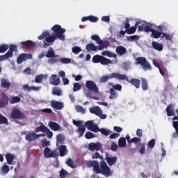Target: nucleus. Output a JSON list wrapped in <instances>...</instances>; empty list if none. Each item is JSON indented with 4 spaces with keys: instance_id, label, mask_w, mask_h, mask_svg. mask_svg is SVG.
<instances>
[{
    "instance_id": "c85d7f7f",
    "label": "nucleus",
    "mask_w": 178,
    "mask_h": 178,
    "mask_svg": "<svg viewBox=\"0 0 178 178\" xmlns=\"http://www.w3.org/2000/svg\"><path fill=\"white\" fill-rule=\"evenodd\" d=\"M1 86L3 87V88L8 89L10 87V82L8 79L3 78L1 79Z\"/></svg>"
},
{
    "instance_id": "a19ab883",
    "label": "nucleus",
    "mask_w": 178,
    "mask_h": 178,
    "mask_svg": "<svg viewBox=\"0 0 178 178\" xmlns=\"http://www.w3.org/2000/svg\"><path fill=\"white\" fill-rule=\"evenodd\" d=\"M76 111L78 112V113H81L82 115H85L86 113V108L80 105L76 106Z\"/></svg>"
},
{
    "instance_id": "473e14b6",
    "label": "nucleus",
    "mask_w": 178,
    "mask_h": 178,
    "mask_svg": "<svg viewBox=\"0 0 178 178\" xmlns=\"http://www.w3.org/2000/svg\"><path fill=\"white\" fill-rule=\"evenodd\" d=\"M22 45L28 47L29 48H34V47H35V43L31 40H27L26 42H22Z\"/></svg>"
},
{
    "instance_id": "f8f14e48",
    "label": "nucleus",
    "mask_w": 178,
    "mask_h": 178,
    "mask_svg": "<svg viewBox=\"0 0 178 178\" xmlns=\"http://www.w3.org/2000/svg\"><path fill=\"white\" fill-rule=\"evenodd\" d=\"M11 119H26V115L18 109H14L10 114Z\"/></svg>"
},
{
    "instance_id": "1a4fd4ad",
    "label": "nucleus",
    "mask_w": 178,
    "mask_h": 178,
    "mask_svg": "<svg viewBox=\"0 0 178 178\" xmlns=\"http://www.w3.org/2000/svg\"><path fill=\"white\" fill-rule=\"evenodd\" d=\"M120 80H126L127 83H130L135 87L136 88H140V84H141V81L138 79H131V80L129 79V76L124 74H121Z\"/></svg>"
},
{
    "instance_id": "58836bf2",
    "label": "nucleus",
    "mask_w": 178,
    "mask_h": 178,
    "mask_svg": "<svg viewBox=\"0 0 178 178\" xmlns=\"http://www.w3.org/2000/svg\"><path fill=\"white\" fill-rule=\"evenodd\" d=\"M118 146L120 148H124L126 147V138H120L118 140Z\"/></svg>"
},
{
    "instance_id": "ddd939ff",
    "label": "nucleus",
    "mask_w": 178,
    "mask_h": 178,
    "mask_svg": "<svg viewBox=\"0 0 178 178\" xmlns=\"http://www.w3.org/2000/svg\"><path fill=\"white\" fill-rule=\"evenodd\" d=\"M27 59H33V55L27 54H19L17 58V65H22V63L26 62Z\"/></svg>"
},
{
    "instance_id": "2f4dec72",
    "label": "nucleus",
    "mask_w": 178,
    "mask_h": 178,
    "mask_svg": "<svg viewBox=\"0 0 178 178\" xmlns=\"http://www.w3.org/2000/svg\"><path fill=\"white\" fill-rule=\"evenodd\" d=\"M6 159L8 165H12V162H13V159H15V155L10 153H7L6 155Z\"/></svg>"
},
{
    "instance_id": "f257e3e1",
    "label": "nucleus",
    "mask_w": 178,
    "mask_h": 178,
    "mask_svg": "<svg viewBox=\"0 0 178 178\" xmlns=\"http://www.w3.org/2000/svg\"><path fill=\"white\" fill-rule=\"evenodd\" d=\"M90 166L93 168L94 172L97 175L101 173L104 176H112V172H111V168L108 166V164L104 161L100 162V168L98 161H93L90 162Z\"/></svg>"
},
{
    "instance_id": "13d9d810",
    "label": "nucleus",
    "mask_w": 178,
    "mask_h": 178,
    "mask_svg": "<svg viewBox=\"0 0 178 178\" xmlns=\"http://www.w3.org/2000/svg\"><path fill=\"white\" fill-rule=\"evenodd\" d=\"M53 95H57L58 97H60L62 95V90L60 89H54L52 90Z\"/></svg>"
},
{
    "instance_id": "3c124183",
    "label": "nucleus",
    "mask_w": 178,
    "mask_h": 178,
    "mask_svg": "<svg viewBox=\"0 0 178 178\" xmlns=\"http://www.w3.org/2000/svg\"><path fill=\"white\" fill-rule=\"evenodd\" d=\"M72 123L73 124H74V126H76V127H81V126H84L83 124L84 123V122L79 120V121H76L75 120H72Z\"/></svg>"
},
{
    "instance_id": "052dcab7",
    "label": "nucleus",
    "mask_w": 178,
    "mask_h": 178,
    "mask_svg": "<svg viewBox=\"0 0 178 178\" xmlns=\"http://www.w3.org/2000/svg\"><path fill=\"white\" fill-rule=\"evenodd\" d=\"M165 38V39L167 40L168 41L172 40V36H170V35L163 32L161 38Z\"/></svg>"
},
{
    "instance_id": "f03ea898",
    "label": "nucleus",
    "mask_w": 178,
    "mask_h": 178,
    "mask_svg": "<svg viewBox=\"0 0 178 178\" xmlns=\"http://www.w3.org/2000/svg\"><path fill=\"white\" fill-rule=\"evenodd\" d=\"M86 87L88 90L87 92H85V95L87 97V98H91L95 101L99 100V97L92 96V92H94V94H99V89L98 88V86L95 82L93 81H86Z\"/></svg>"
},
{
    "instance_id": "338daca9",
    "label": "nucleus",
    "mask_w": 178,
    "mask_h": 178,
    "mask_svg": "<svg viewBox=\"0 0 178 178\" xmlns=\"http://www.w3.org/2000/svg\"><path fill=\"white\" fill-rule=\"evenodd\" d=\"M60 62L61 63H64L66 65L67 63H70L72 62V60L70 58H63L60 59Z\"/></svg>"
},
{
    "instance_id": "f704fd0d",
    "label": "nucleus",
    "mask_w": 178,
    "mask_h": 178,
    "mask_svg": "<svg viewBox=\"0 0 178 178\" xmlns=\"http://www.w3.org/2000/svg\"><path fill=\"white\" fill-rule=\"evenodd\" d=\"M86 127L84 126H81V127H79L77 129V134L79 135V137H83V136H84V133H86Z\"/></svg>"
},
{
    "instance_id": "864d4df0",
    "label": "nucleus",
    "mask_w": 178,
    "mask_h": 178,
    "mask_svg": "<svg viewBox=\"0 0 178 178\" xmlns=\"http://www.w3.org/2000/svg\"><path fill=\"white\" fill-rule=\"evenodd\" d=\"M42 79H44V75H37L35 78V83H37L38 84L41 83V81H42Z\"/></svg>"
},
{
    "instance_id": "e433bc0d",
    "label": "nucleus",
    "mask_w": 178,
    "mask_h": 178,
    "mask_svg": "<svg viewBox=\"0 0 178 178\" xmlns=\"http://www.w3.org/2000/svg\"><path fill=\"white\" fill-rule=\"evenodd\" d=\"M22 99L19 96L11 97L10 99V104H19Z\"/></svg>"
},
{
    "instance_id": "09e8293b",
    "label": "nucleus",
    "mask_w": 178,
    "mask_h": 178,
    "mask_svg": "<svg viewBox=\"0 0 178 178\" xmlns=\"http://www.w3.org/2000/svg\"><path fill=\"white\" fill-rule=\"evenodd\" d=\"M137 29L135 26L129 27L128 29H126L127 34H134Z\"/></svg>"
},
{
    "instance_id": "774afa93",
    "label": "nucleus",
    "mask_w": 178,
    "mask_h": 178,
    "mask_svg": "<svg viewBox=\"0 0 178 178\" xmlns=\"http://www.w3.org/2000/svg\"><path fill=\"white\" fill-rule=\"evenodd\" d=\"M141 138L135 137L131 139V143H134V144H137V143H140Z\"/></svg>"
},
{
    "instance_id": "a211bd4d",
    "label": "nucleus",
    "mask_w": 178,
    "mask_h": 178,
    "mask_svg": "<svg viewBox=\"0 0 178 178\" xmlns=\"http://www.w3.org/2000/svg\"><path fill=\"white\" fill-rule=\"evenodd\" d=\"M51 106H52L54 109H56L57 111H62V109H63L64 107L63 103L58 102L56 100L51 101Z\"/></svg>"
},
{
    "instance_id": "79ce46f5",
    "label": "nucleus",
    "mask_w": 178,
    "mask_h": 178,
    "mask_svg": "<svg viewBox=\"0 0 178 178\" xmlns=\"http://www.w3.org/2000/svg\"><path fill=\"white\" fill-rule=\"evenodd\" d=\"M66 176H69V172H67V171L65 169L62 168L59 172L60 178H65Z\"/></svg>"
},
{
    "instance_id": "680f3d73",
    "label": "nucleus",
    "mask_w": 178,
    "mask_h": 178,
    "mask_svg": "<svg viewBox=\"0 0 178 178\" xmlns=\"http://www.w3.org/2000/svg\"><path fill=\"white\" fill-rule=\"evenodd\" d=\"M89 22H91V23H97V22H98V17L90 15Z\"/></svg>"
},
{
    "instance_id": "dca6fc26",
    "label": "nucleus",
    "mask_w": 178,
    "mask_h": 178,
    "mask_svg": "<svg viewBox=\"0 0 178 178\" xmlns=\"http://www.w3.org/2000/svg\"><path fill=\"white\" fill-rule=\"evenodd\" d=\"M102 148V144L99 142L96 143H90L88 145V149L89 151H100Z\"/></svg>"
},
{
    "instance_id": "4468645a",
    "label": "nucleus",
    "mask_w": 178,
    "mask_h": 178,
    "mask_svg": "<svg viewBox=\"0 0 178 178\" xmlns=\"http://www.w3.org/2000/svg\"><path fill=\"white\" fill-rule=\"evenodd\" d=\"M9 104V97L6 93H1L0 98V108H6Z\"/></svg>"
},
{
    "instance_id": "5701e85b",
    "label": "nucleus",
    "mask_w": 178,
    "mask_h": 178,
    "mask_svg": "<svg viewBox=\"0 0 178 178\" xmlns=\"http://www.w3.org/2000/svg\"><path fill=\"white\" fill-rule=\"evenodd\" d=\"M152 47H153L154 49H156V51H161L163 50V44L158 42L153 41L152 42Z\"/></svg>"
},
{
    "instance_id": "6ab92c4d",
    "label": "nucleus",
    "mask_w": 178,
    "mask_h": 178,
    "mask_svg": "<svg viewBox=\"0 0 178 178\" xmlns=\"http://www.w3.org/2000/svg\"><path fill=\"white\" fill-rule=\"evenodd\" d=\"M25 140L29 143H32V141H35V140H38L37 134L35 132L26 134L25 136Z\"/></svg>"
},
{
    "instance_id": "b1692460",
    "label": "nucleus",
    "mask_w": 178,
    "mask_h": 178,
    "mask_svg": "<svg viewBox=\"0 0 178 178\" xmlns=\"http://www.w3.org/2000/svg\"><path fill=\"white\" fill-rule=\"evenodd\" d=\"M59 151V155L60 156H65V155H67V148L66 147V145H60L58 147Z\"/></svg>"
},
{
    "instance_id": "a18cd8bd",
    "label": "nucleus",
    "mask_w": 178,
    "mask_h": 178,
    "mask_svg": "<svg viewBox=\"0 0 178 178\" xmlns=\"http://www.w3.org/2000/svg\"><path fill=\"white\" fill-rule=\"evenodd\" d=\"M72 51L73 54H74L75 55H79V54H80V52H81V47L74 46L72 48Z\"/></svg>"
},
{
    "instance_id": "aec40b11",
    "label": "nucleus",
    "mask_w": 178,
    "mask_h": 178,
    "mask_svg": "<svg viewBox=\"0 0 178 178\" xmlns=\"http://www.w3.org/2000/svg\"><path fill=\"white\" fill-rule=\"evenodd\" d=\"M116 54L122 56L124 55V54H127V49L123 46H118L115 49Z\"/></svg>"
},
{
    "instance_id": "9b49d317",
    "label": "nucleus",
    "mask_w": 178,
    "mask_h": 178,
    "mask_svg": "<svg viewBox=\"0 0 178 178\" xmlns=\"http://www.w3.org/2000/svg\"><path fill=\"white\" fill-rule=\"evenodd\" d=\"M86 49L88 52H97V51H104L105 46H96L94 43L86 44Z\"/></svg>"
},
{
    "instance_id": "7ed1b4c3",
    "label": "nucleus",
    "mask_w": 178,
    "mask_h": 178,
    "mask_svg": "<svg viewBox=\"0 0 178 178\" xmlns=\"http://www.w3.org/2000/svg\"><path fill=\"white\" fill-rule=\"evenodd\" d=\"M85 127H86L88 130H90V131H93V133H98V131H99L103 136H109V134L112 133L111 130L104 128L99 129L98 124L94 123L93 120H89L85 122Z\"/></svg>"
},
{
    "instance_id": "7c9ffc66",
    "label": "nucleus",
    "mask_w": 178,
    "mask_h": 178,
    "mask_svg": "<svg viewBox=\"0 0 178 178\" xmlns=\"http://www.w3.org/2000/svg\"><path fill=\"white\" fill-rule=\"evenodd\" d=\"M47 127L44 123L40 122V126L37 127L35 129V133H40L41 131L42 133H45V130L47 129Z\"/></svg>"
},
{
    "instance_id": "0eeeda50",
    "label": "nucleus",
    "mask_w": 178,
    "mask_h": 178,
    "mask_svg": "<svg viewBox=\"0 0 178 178\" xmlns=\"http://www.w3.org/2000/svg\"><path fill=\"white\" fill-rule=\"evenodd\" d=\"M16 51H17V47L16 44H10L8 52L4 55L0 56L1 62H3V60H6V59L12 58V56H13V52H16Z\"/></svg>"
},
{
    "instance_id": "0e129e2a",
    "label": "nucleus",
    "mask_w": 178,
    "mask_h": 178,
    "mask_svg": "<svg viewBox=\"0 0 178 178\" xmlns=\"http://www.w3.org/2000/svg\"><path fill=\"white\" fill-rule=\"evenodd\" d=\"M153 29L151 28V26H149V25H147L145 24V28L143 31H145V33H151Z\"/></svg>"
},
{
    "instance_id": "c9c22d12",
    "label": "nucleus",
    "mask_w": 178,
    "mask_h": 178,
    "mask_svg": "<svg viewBox=\"0 0 178 178\" xmlns=\"http://www.w3.org/2000/svg\"><path fill=\"white\" fill-rule=\"evenodd\" d=\"M65 163L67 165V166H69L72 169H76L77 168V165L74 164V163L73 162V160L70 158L67 159Z\"/></svg>"
},
{
    "instance_id": "423d86ee",
    "label": "nucleus",
    "mask_w": 178,
    "mask_h": 178,
    "mask_svg": "<svg viewBox=\"0 0 178 178\" xmlns=\"http://www.w3.org/2000/svg\"><path fill=\"white\" fill-rule=\"evenodd\" d=\"M93 63H101V65H106L113 63L111 59L105 58L104 56L95 55L92 59Z\"/></svg>"
},
{
    "instance_id": "20e7f679",
    "label": "nucleus",
    "mask_w": 178,
    "mask_h": 178,
    "mask_svg": "<svg viewBox=\"0 0 178 178\" xmlns=\"http://www.w3.org/2000/svg\"><path fill=\"white\" fill-rule=\"evenodd\" d=\"M38 38V40H44L43 48H48V47L54 45V42H55L56 40L58 39L56 36H54V35H51V33L49 31L42 32V33L39 35Z\"/></svg>"
},
{
    "instance_id": "6e6552de",
    "label": "nucleus",
    "mask_w": 178,
    "mask_h": 178,
    "mask_svg": "<svg viewBox=\"0 0 178 178\" xmlns=\"http://www.w3.org/2000/svg\"><path fill=\"white\" fill-rule=\"evenodd\" d=\"M122 74L119 72H113L110 74L103 75L100 77V83H107L108 80L112 79H116L117 80H120Z\"/></svg>"
},
{
    "instance_id": "49530a36",
    "label": "nucleus",
    "mask_w": 178,
    "mask_h": 178,
    "mask_svg": "<svg viewBox=\"0 0 178 178\" xmlns=\"http://www.w3.org/2000/svg\"><path fill=\"white\" fill-rule=\"evenodd\" d=\"M127 41H137L138 40H140V36L137 35H131V36H128L127 38Z\"/></svg>"
},
{
    "instance_id": "393cba45",
    "label": "nucleus",
    "mask_w": 178,
    "mask_h": 178,
    "mask_svg": "<svg viewBox=\"0 0 178 178\" xmlns=\"http://www.w3.org/2000/svg\"><path fill=\"white\" fill-rule=\"evenodd\" d=\"M151 33H152L151 34L152 38H155L156 40H158V38H161L163 34V32H160L154 29L152 30Z\"/></svg>"
},
{
    "instance_id": "de8ad7c7",
    "label": "nucleus",
    "mask_w": 178,
    "mask_h": 178,
    "mask_svg": "<svg viewBox=\"0 0 178 178\" xmlns=\"http://www.w3.org/2000/svg\"><path fill=\"white\" fill-rule=\"evenodd\" d=\"M81 90V85L79 83H74L73 85V91L76 92V91H80Z\"/></svg>"
},
{
    "instance_id": "ea45409f",
    "label": "nucleus",
    "mask_w": 178,
    "mask_h": 178,
    "mask_svg": "<svg viewBox=\"0 0 178 178\" xmlns=\"http://www.w3.org/2000/svg\"><path fill=\"white\" fill-rule=\"evenodd\" d=\"M0 124H9L8 118L3 116L2 114H0Z\"/></svg>"
},
{
    "instance_id": "2eb2a0df",
    "label": "nucleus",
    "mask_w": 178,
    "mask_h": 178,
    "mask_svg": "<svg viewBox=\"0 0 178 178\" xmlns=\"http://www.w3.org/2000/svg\"><path fill=\"white\" fill-rule=\"evenodd\" d=\"M48 126L49 129L54 131H63V128H62L59 124L54 121L49 122Z\"/></svg>"
},
{
    "instance_id": "37998d69",
    "label": "nucleus",
    "mask_w": 178,
    "mask_h": 178,
    "mask_svg": "<svg viewBox=\"0 0 178 178\" xmlns=\"http://www.w3.org/2000/svg\"><path fill=\"white\" fill-rule=\"evenodd\" d=\"M9 49V45L6 44H3L1 46H0V54H4V52H6Z\"/></svg>"
},
{
    "instance_id": "72a5a7b5",
    "label": "nucleus",
    "mask_w": 178,
    "mask_h": 178,
    "mask_svg": "<svg viewBox=\"0 0 178 178\" xmlns=\"http://www.w3.org/2000/svg\"><path fill=\"white\" fill-rule=\"evenodd\" d=\"M141 81L142 90H143V91H147V90H148V81H147V79L145 78H142Z\"/></svg>"
},
{
    "instance_id": "9d476101",
    "label": "nucleus",
    "mask_w": 178,
    "mask_h": 178,
    "mask_svg": "<svg viewBox=\"0 0 178 178\" xmlns=\"http://www.w3.org/2000/svg\"><path fill=\"white\" fill-rule=\"evenodd\" d=\"M136 65H140L144 70H151V64L147 62V58L144 57H138L136 59Z\"/></svg>"
},
{
    "instance_id": "69168bd1",
    "label": "nucleus",
    "mask_w": 178,
    "mask_h": 178,
    "mask_svg": "<svg viewBox=\"0 0 178 178\" xmlns=\"http://www.w3.org/2000/svg\"><path fill=\"white\" fill-rule=\"evenodd\" d=\"M172 126H173L174 129H175V131H176L172 134V137H173V138H177V137H178V125H177L175 127V125H172Z\"/></svg>"
},
{
    "instance_id": "f3484780",
    "label": "nucleus",
    "mask_w": 178,
    "mask_h": 178,
    "mask_svg": "<svg viewBox=\"0 0 178 178\" xmlns=\"http://www.w3.org/2000/svg\"><path fill=\"white\" fill-rule=\"evenodd\" d=\"M49 83L51 86H59L60 84V78L56 74H52L49 78Z\"/></svg>"
},
{
    "instance_id": "c03bdc74",
    "label": "nucleus",
    "mask_w": 178,
    "mask_h": 178,
    "mask_svg": "<svg viewBox=\"0 0 178 178\" xmlns=\"http://www.w3.org/2000/svg\"><path fill=\"white\" fill-rule=\"evenodd\" d=\"M175 112L177 116H175L172 118V126L177 127L178 126V109L175 110Z\"/></svg>"
},
{
    "instance_id": "412c9836",
    "label": "nucleus",
    "mask_w": 178,
    "mask_h": 178,
    "mask_svg": "<svg viewBox=\"0 0 178 178\" xmlns=\"http://www.w3.org/2000/svg\"><path fill=\"white\" fill-rule=\"evenodd\" d=\"M90 38L92 40V41H95L98 44L99 47H105V44H104V41L101 40V38H99V36L97 35H92Z\"/></svg>"
},
{
    "instance_id": "a878e982",
    "label": "nucleus",
    "mask_w": 178,
    "mask_h": 178,
    "mask_svg": "<svg viewBox=\"0 0 178 178\" xmlns=\"http://www.w3.org/2000/svg\"><path fill=\"white\" fill-rule=\"evenodd\" d=\"M102 110L99 106H94L90 108V113H93V115H96V116H99Z\"/></svg>"
},
{
    "instance_id": "e2e57ef3",
    "label": "nucleus",
    "mask_w": 178,
    "mask_h": 178,
    "mask_svg": "<svg viewBox=\"0 0 178 178\" xmlns=\"http://www.w3.org/2000/svg\"><path fill=\"white\" fill-rule=\"evenodd\" d=\"M113 90H115V91H122V85L120 84H115L113 86Z\"/></svg>"
},
{
    "instance_id": "cd10ccee",
    "label": "nucleus",
    "mask_w": 178,
    "mask_h": 178,
    "mask_svg": "<svg viewBox=\"0 0 178 178\" xmlns=\"http://www.w3.org/2000/svg\"><path fill=\"white\" fill-rule=\"evenodd\" d=\"M46 58H58V55H55V51L52 47H49L45 55Z\"/></svg>"
},
{
    "instance_id": "bf43d9fd",
    "label": "nucleus",
    "mask_w": 178,
    "mask_h": 178,
    "mask_svg": "<svg viewBox=\"0 0 178 178\" xmlns=\"http://www.w3.org/2000/svg\"><path fill=\"white\" fill-rule=\"evenodd\" d=\"M147 147L148 148H151V149H152V148L155 147V139L150 140L147 143Z\"/></svg>"
},
{
    "instance_id": "39448f33",
    "label": "nucleus",
    "mask_w": 178,
    "mask_h": 178,
    "mask_svg": "<svg viewBox=\"0 0 178 178\" xmlns=\"http://www.w3.org/2000/svg\"><path fill=\"white\" fill-rule=\"evenodd\" d=\"M52 31L54 33V35L56 38L60 40V41H65V33H66V29L62 28L59 24H56L51 28Z\"/></svg>"
},
{
    "instance_id": "5fc2aeb1",
    "label": "nucleus",
    "mask_w": 178,
    "mask_h": 178,
    "mask_svg": "<svg viewBox=\"0 0 178 178\" xmlns=\"http://www.w3.org/2000/svg\"><path fill=\"white\" fill-rule=\"evenodd\" d=\"M56 140L58 143H63L65 141V136L62 134H59L56 136Z\"/></svg>"
},
{
    "instance_id": "4d7b16f0",
    "label": "nucleus",
    "mask_w": 178,
    "mask_h": 178,
    "mask_svg": "<svg viewBox=\"0 0 178 178\" xmlns=\"http://www.w3.org/2000/svg\"><path fill=\"white\" fill-rule=\"evenodd\" d=\"M41 144L43 148L45 147H49V145H51V143L48 141L47 139H43L41 142Z\"/></svg>"
},
{
    "instance_id": "4c0bfd02",
    "label": "nucleus",
    "mask_w": 178,
    "mask_h": 178,
    "mask_svg": "<svg viewBox=\"0 0 178 178\" xmlns=\"http://www.w3.org/2000/svg\"><path fill=\"white\" fill-rule=\"evenodd\" d=\"M53 155L51 154V149L49 147H45L44 149V158H51Z\"/></svg>"
},
{
    "instance_id": "603ef678",
    "label": "nucleus",
    "mask_w": 178,
    "mask_h": 178,
    "mask_svg": "<svg viewBox=\"0 0 178 178\" xmlns=\"http://www.w3.org/2000/svg\"><path fill=\"white\" fill-rule=\"evenodd\" d=\"M44 133L46 134L47 137L49 138H52V137L54 136V133L51 130H49L48 127L46 128Z\"/></svg>"
},
{
    "instance_id": "bb28decb",
    "label": "nucleus",
    "mask_w": 178,
    "mask_h": 178,
    "mask_svg": "<svg viewBox=\"0 0 178 178\" xmlns=\"http://www.w3.org/2000/svg\"><path fill=\"white\" fill-rule=\"evenodd\" d=\"M173 108V104H170L167 106V108L165 109L167 112V115L170 116H176V113H175V110L172 109Z\"/></svg>"
},
{
    "instance_id": "c756f323",
    "label": "nucleus",
    "mask_w": 178,
    "mask_h": 178,
    "mask_svg": "<svg viewBox=\"0 0 178 178\" xmlns=\"http://www.w3.org/2000/svg\"><path fill=\"white\" fill-rule=\"evenodd\" d=\"M118 97L119 95H118V91L113 88H110V95L108 97L109 99H116Z\"/></svg>"
},
{
    "instance_id": "6e6d98bb",
    "label": "nucleus",
    "mask_w": 178,
    "mask_h": 178,
    "mask_svg": "<svg viewBox=\"0 0 178 178\" xmlns=\"http://www.w3.org/2000/svg\"><path fill=\"white\" fill-rule=\"evenodd\" d=\"M139 154L144 155L145 154V143H142L139 149Z\"/></svg>"
},
{
    "instance_id": "4be33fe9",
    "label": "nucleus",
    "mask_w": 178,
    "mask_h": 178,
    "mask_svg": "<svg viewBox=\"0 0 178 178\" xmlns=\"http://www.w3.org/2000/svg\"><path fill=\"white\" fill-rule=\"evenodd\" d=\"M106 161L110 166H112L116 163L118 161V156H115L113 157H109L108 156H106Z\"/></svg>"
},
{
    "instance_id": "8fccbe9b",
    "label": "nucleus",
    "mask_w": 178,
    "mask_h": 178,
    "mask_svg": "<svg viewBox=\"0 0 178 178\" xmlns=\"http://www.w3.org/2000/svg\"><path fill=\"white\" fill-rule=\"evenodd\" d=\"M95 137V135L92 134V132L88 131L85 134V138L87 140H91V138H94Z\"/></svg>"
}]
</instances>
